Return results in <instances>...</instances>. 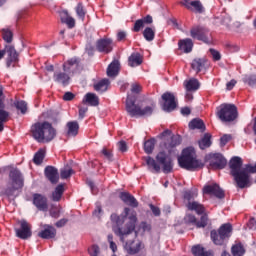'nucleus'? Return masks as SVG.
I'll use <instances>...</instances> for the list:
<instances>
[{
  "label": "nucleus",
  "mask_w": 256,
  "mask_h": 256,
  "mask_svg": "<svg viewBox=\"0 0 256 256\" xmlns=\"http://www.w3.org/2000/svg\"><path fill=\"white\" fill-rule=\"evenodd\" d=\"M112 223V231L120 237L121 241H125L127 235H131L135 231V225L137 224V212L129 208H124L123 214L118 216L112 214L110 216Z\"/></svg>",
  "instance_id": "obj_1"
},
{
  "label": "nucleus",
  "mask_w": 256,
  "mask_h": 256,
  "mask_svg": "<svg viewBox=\"0 0 256 256\" xmlns=\"http://www.w3.org/2000/svg\"><path fill=\"white\" fill-rule=\"evenodd\" d=\"M177 145H181V136L174 135L171 137L170 143L164 144V150L160 151L156 155V161L159 165H162V169L164 173H171L173 171V160L171 159V153H173V149L177 147Z\"/></svg>",
  "instance_id": "obj_2"
},
{
  "label": "nucleus",
  "mask_w": 256,
  "mask_h": 256,
  "mask_svg": "<svg viewBox=\"0 0 256 256\" xmlns=\"http://www.w3.org/2000/svg\"><path fill=\"white\" fill-rule=\"evenodd\" d=\"M79 65L77 58H71L64 62L63 70H56L53 74V81L62 87H67L71 83V77L75 74V67Z\"/></svg>",
  "instance_id": "obj_3"
},
{
  "label": "nucleus",
  "mask_w": 256,
  "mask_h": 256,
  "mask_svg": "<svg viewBox=\"0 0 256 256\" xmlns=\"http://www.w3.org/2000/svg\"><path fill=\"white\" fill-rule=\"evenodd\" d=\"M230 170L231 175L234 177V180L237 183V186L240 189H245V187H249V174L246 171V168L243 167V160L241 157L234 156L230 160Z\"/></svg>",
  "instance_id": "obj_4"
},
{
  "label": "nucleus",
  "mask_w": 256,
  "mask_h": 256,
  "mask_svg": "<svg viewBox=\"0 0 256 256\" xmlns=\"http://www.w3.org/2000/svg\"><path fill=\"white\" fill-rule=\"evenodd\" d=\"M32 135L38 143H49L55 139L57 132L55 128L48 122H38L31 128Z\"/></svg>",
  "instance_id": "obj_5"
},
{
  "label": "nucleus",
  "mask_w": 256,
  "mask_h": 256,
  "mask_svg": "<svg viewBox=\"0 0 256 256\" xmlns=\"http://www.w3.org/2000/svg\"><path fill=\"white\" fill-rule=\"evenodd\" d=\"M178 163L182 169L187 171H194V169H201L203 163L197 160L194 148H186L182 151V155L178 158Z\"/></svg>",
  "instance_id": "obj_6"
},
{
  "label": "nucleus",
  "mask_w": 256,
  "mask_h": 256,
  "mask_svg": "<svg viewBox=\"0 0 256 256\" xmlns=\"http://www.w3.org/2000/svg\"><path fill=\"white\" fill-rule=\"evenodd\" d=\"M153 109L155 106H146L141 108V106L135 104V97L128 96L126 99V111L130 117H149L153 114Z\"/></svg>",
  "instance_id": "obj_7"
},
{
  "label": "nucleus",
  "mask_w": 256,
  "mask_h": 256,
  "mask_svg": "<svg viewBox=\"0 0 256 256\" xmlns=\"http://www.w3.org/2000/svg\"><path fill=\"white\" fill-rule=\"evenodd\" d=\"M24 179L23 174L17 168H13L10 170L9 179L7 182V195H13L14 191H18V189H23Z\"/></svg>",
  "instance_id": "obj_8"
},
{
  "label": "nucleus",
  "mask_w": 256,
  "mask_h": 256,
  "mask_svg": "<svg viewBox=\"0 0 256 256\" xmlns=\"http://www.w3.org/2000/svg\"><path fill=\"white\" fill-rule=\"evenodd\" d=\"M216 115L220 121L231 123L237 117V106L233 104H221L217 107Z\"/></svg>",
  "instance_id": "obj_9"
},
{
  "label": "nucleus",
  "mask_w": 256,
  "mask_h": 256,
  "mask_svg": "<svg viewBox=\"0 0 256 256\" xmlns=\"http://www.w3.org/2000/svg\"><path fill=\"white\" fill-rule=\"evenodd\" d=\"M231 231H233V227L229 223L222 225L218 231L212 230L211 239L213 243L215 245H223L231 237Z\"/></svg>",
  "instance_id": "obj_10"
},
{
  "label": "nucleus",
  "mask_w": 256,
  "mask_h": 256,
  "mask_svg": "<svg viewBox=\"0 0 256 256\" xmlns=\"http://www.w3.org/2000/svg\"><path fill=\"white\" fill-rule=\"evenodd\" d=\"M197 190L194 191H186L184 193V201H186V206L189 211H195L197 215H203L205 213V207L202 206L201 203L195 201V197H197Z\"/></svg>",
  "instance_id": "obj_11"
},
{
  "label": "nucleus",
  "mask_w": 256,
  "mask_h": 256,
  "mask_svg": "<svg viewBox=\"0 0 256 256\" xmlns=\"http://www.w3.org/2000/svg\"><path fill=\"white\" fill-rule=\"evenodd\" d=\"M144 248L145 245L141 240L137 239V234L133 240H128L124 245V249L128 255H137Z\"/></svg>",
  "instance_id": "obj_12"
},
{
  "label": "nucleus",
  "mask_w": 256,
  "mask_h": 256,
  "mask_svg": "<svg viewBox=\"0 0 256 256\" xmlns=\"http://www.w3.org/2000/svg\"><path fill=\"white\" fill-rule=\"evenodd\" d=\"M3 87L0 86V133L5 129V123L11 119L9 111L5 110V103H3Z\"/></svg>",
  "instance_id": "obj_13"
},
{
  "label": "nucleus",
  "mask_w": 256,
  "mask_h": 256,
  "mask_svg": "<svg viewBox=\"0 0 256 256\" xmlns=\"http://www.w3.org/2000/svg\"><path fill=\"white\" fill-rule=\"evenodd\" d=\"M162 100L164 101L162 104L163 111H166V113H171V111H175L177 107L175 95H173L171 92H166L162 95Z\"/></svg>",
  "instance_id": "obj_14"
},
{
  "label": "nucleus",
  "mask_w": 256,
  "mask_h": 256,
  "mask_svg": "<svg viewBox=\"0 0 256 256\" xmlns=\"http://www.w3.org/2000/svg\"><path fill=\"white\" fill-rule=\"evenodd\" d=\"M190 35L193 39H197L198 41H204V43H209V30L207 28L196 26L190 30Z\"/></svg>",
  "instance_id": "obj_15"
},
{
  "label": "nucleus",
  "mask_w": 256,
  "mask_h": 256,
  "mask_svg": "<svg viewBox=\"0 0 256 256\" xmlns=\"http://www.w3.org/2000/svg\"><path fill=\"white\" fill-rule=\"evenodd\" d=\"M20 228L15 229L16 236L19 239H29L31 237V226L26 220L19 221Z\"/></svg>",
  "instance_id": "obj_16"
},
{
  "label": "nucleus",
  "mask_w": 256,
  "mask_h": 256,
  "mask_svg": "<svg viewBox=\"0 0 256 256\" xmlns=\"http://www.w3.org/2000/svg\"><path fill=\"white\" fill-rule=\"evenodd\" d=\"M204 195H210V197H217L218 199H223L225 197V192L217 184H209L203 188Z\"/></svg>",
  "instance_id": "obj_17"
},
{
  "label": "nucleus",
  "mask_w": 256,
  "mask_h": 256,
  "mask_svg": "<svg viewBox=\"0 0 256 256\" xmlns=\"http://www.w3.org/2000/svg\"><path fill=\"white\" fill-rule=\"evenodd\" d=\"M210 169H225V165H227V160L223 157V155L210 154Z\"/></svg>",
  "instance_id": "obj_18"
},
{
  "label": "nucleus",
  "mask_w": 256,
  "mask_h": 256,
  "mask_svg": "<svg viewBox=\"0 0 256 256\" xmlns=\"http://www.w3.org/2000/svg\"><path fill=\"white\" fill-rule=\"evenodd\" d=\"M41 231L38 233V237L41 239H55L57 235V230L55 227L48 224H41Z\"/></svg>",
  "instance_id": "obj_19"
},
{
  "label": "nucleus",
  "mask_w": 256,
  "mask_h": 256,
  "mask_svg": "<svg viewBox=\"0 0 256 256\" xmlns=\"http://www.w3.org/2000/svg\"><path fill=\"white\" fill-rule=\"evenodd\" d=\"M33 205L36 206L38 211L47 212L49 209L47 197H45L43 194H33Z\"/></svg>",
  "instance_id": "obj_20"
},
{
  "label": "nucleus",
  "mask_w": 256,
  "mask_h": 256,
  "mask_svg": "<svg viewBox=\"0 0 256 256\" xmlns=\"http://www.w3.org/2000/svg\"><path fill=\"white\" fill-rule=\"evenodd\" d=\"M6 51V65L7 67H11L13 63H17V59H19V54L17 53V50H15V46L13 45H6L5 46Z\"/></svg>",
  "instance_id": "obj_21"
},
{
  "label": "nucleus",
  "mask_w": 256,
  "mask_h": 256,
  "mask_svg": "<svg viewBox=\"0 0 256 256\" xmlns=\"http://www.w3.org/2000/svg\"><path fill=\"white\" fill-rule=\"evenodd\" d=\"M96 49H98L100 53H111V51H113V40L112 39L98 40Z\"/></svg>",
  "instance_id": "obj_22"
},
{
  "label": "nucleus",
  "mask_w": 256,
  "mask_h": 256,
  "mask_svg": "<svg viewBox=\"0 0 256 256\" xmlns=\"http://www.w3.org/2000/svg\"><path fill=\"white\" fill-rule=\"evenodd\" d=\"M120 199L123 201V203L129 205L130 207H139V202H137V199H135V197L130 193L121 192Z\"/></svg>",
  "instance_id": "obj_23"
},
{
  "label": "nucleus",
  "mask_w": 256,
  "mask_h": 256,
  "mask_svg": "<svg viewBox=\"0 0 256 256\" xmlns=\"http://www.w3.org/2000/svg\"><path fill=\"white\" fill-rule=\"evenodd\" d=\"M185 221H187V223H196V227H198V229L207 227V215H203L200 221L197 222V218H195L194 215L188 214L185 217Z\"/></svg>",
  "instance_id": "obj_24"
},
{
  "label": "nucleus",
  "mask_w": 256,
  "mask_h": 256,
  "mask_svg": "<svg viewBox=\"0 0 256 256\" xmlns=\"http://www.w3.org/2000/svg\"><path fill=\"white\" fill-rule=\"evenodd\" d=\"M45 175L52 183H57L59 181V171L53 166H47L45 168Z\"/></svg>",
  "instance_id": "obj_25"
},
{
  "label": "nucleus",
  "mask_w": 256,
  "mask_h": 256,
  "mask_svg": "<svg viewBox=\"0 0 256 256\" xmlns=\"http://www.w3.org/2000/svg\"><path fill=\"white\" fill-rule=\"evenodd\" d=\"M178 47L179 50L183 51L184 53H191V51H193V40L189 38L180 40L178 42Z\"/></svg>",
  "instance_id": "obj_26"
},
{
  "label": "nucleus",
  "mask_w": 256,
  "mask_h": 256,
  "mask_svg": "<svg viewBox=\"0 0 256 256\" xmlns=\"http://www.w3.org/2000/svg\"><path fill=\"white\" fill-rule=\"evenodd\" d=\"M120 67L121 64L117 60L112 61L107 68L108 77H117L119 75Z\"/></svg>",
  "instance_id": "obj_27"
},
{
  "label": "nucleus",
  "mask_w": 256,
  "mask_h": 256,
  "mask_svg": "<svg viewBox=\"0 0 256 256\" xmlns=\"http://www.w3.org/2000/svg\"><path fill=\"white\" fill-rule=\"evenodd\" d=\"M143 63V56L139 53H132L128 58V65L130 67H139Z\"/></svg>",
  "instance_id": "obj_28"
},
{
  "label": "nucleus",
  "mask_w": 256,
  "mask_h": 256,
  "mask_svg": "<svg viewBox=\"0 0 256 256\" xmlns=\"http://www.w3.org/2000/svg\"><path fill=\"white\" fill-rule=\"evenodd\" d=\"M145 162L149 171H153L154 173H159L161 171V166L155 159L151 158V156L146 157Z\"/></svg>",
  "instance_id": "obj_29"
},
{
  "label": "nucleus",
  "mask_w": 256,
  "mask_h": 256,
  "mask_svg": "<svg viewBox=\"0 0 256 256\" xmlns=\"http://www.w3.org/2000/svg\"><path fill=\"white\" fill-rule=\"evenodd\" d=\"M83 103H87L91 107H97L99 105V97L94 93H87L83 99Z\"/></svg>",
  "instance_id": "obj_30"
},
{
  "label": "nucleus",
  "mask_w": 256,
  "mask_h": 256,
  "mask_svg": "<svg viewBox=\"0 0 256 256\" xmlns=\"http://www.w3.org/2000/svg\"><path fill=\"white\" fill-rule=\"evenodd\" d=\"M67 129L68 137H75L79 133V123L77 121L68 122Z\"/></svg>",
  "instance_id": "obj_31"
},
{
  "label": "nucleus",
  "mask_w": 256,
  "mask_h": 256,
  "mask_svg": "<svg viewBox=\"0 0 256 256\" xmlns=\"http://www.w3.org/2000/svg\"><path fill=\"white\" fill-rule=\"evenodd\" d=\"M201 84H199V80L195 78H191L189 80L184 81V87L186 91H197Z\"/></svg>",
  "instance_id": "obj_32"
},
{
  "label": "nucleus",
  "mask_w": 256,
  "mask_h": 256,
  "mask_svg": "<svg viewBox=\"0 0 256 256\" xmlns=\"http://www.w3.org/2000/svg\"><path fill=\"white\" fill-rule=\"evenodd\" d=\"M109 83V79H102L94 85V89L98 93H105L109 89Z\"/></svg>",
  "instance_id": "obj_33"
},
{
  "label": "nucleus",
  "mask_w": 256,
  "mask_h": 256,
  "mask_svg": "<svg viewBox=\"0 0 256 256\" xmlns=\"http://www.w3.org/2000/svg\"><path fill=\"white\" fill-rule=\"evenodd\" d=\"M205 63H207L205 59L197 58L192 61L191 67L194 71L199 73V71H203Z\"/></svg>",
  "instance_id": "obj_34"
},
{
  "label": "nucleus",
  "mask_w": 256,
  "mask_h": 256,
  "mask_svg": "<svg viewBox=\"0 0 256 256\" xmlns=\"http://www.w3.org/2000/svg\"><path fill=\"white\" fill-rule=\"evenodd\" d=\"M189 129H199L200 131H205V122L199 118H194L189 123Z\"/></svg>",
  "instance_id": "obj_35"
},
{
  "label": "nucleus",
  "mask_w": 256,
  "mask_h": 256,
  "mask_svg": "<svg viewBox=\"0 0 256 256\" xmlns=\"http://www.w3.org/2000/svg\"><path fill=\"white\" fill-rule=\"evenodd\" d=\"M65 188L63 184L58 185L55 190L52 192V201H61Z\"/></svg>",
  "instance_id": "obj_36"
},
{
  "label": "nucleus",
  "mask_w": 256,
  "mask_h": 256,
  "mask_svg": "<svg viewBox=\"0 0 256 256\" xmlns=\"http://www.w3.org/2000/svg\"><path fill=\"white\" fill-rule=\"evenodd\" d=\"M192 253L195 256H211V252L205 251V248L201 245L193 246Z\"/></svg>",
  "instance_id": "obj_37"
},
{
  "label": "nucleus",
  "mask_w": 256,
  "mask_h": 256,
  "mask_svg": "<svg viewBox=\"0 0 256 256\" xmlns=\"http://www.w3.org/2000/svg\"><path fill=\"white\" fill-rule=\"evenodd\" d=\"M200 149H207L211 147V134H205L204 137L199 141Z\"/></svg>",
  "instance_id": "obj_38"
},
{
  "label": "nucleus",
  "mask_w": 256,
  "mask_h": 256,
  "mask_svg": "<svg viewBox=\"0 0 256 256\" xmlns=\"http://www.w3.org/2000/svg\"><path fill=\"white\" fill-rule=\"evenodd\" d=\"M143 37L146 41H153V39H155V30L151 27L145 28Z\"/></svg>",
  "instance_id": "obj_39"
},
{
  "label": "nucleus",
  "mask_w": 256,
  "mask_h": 256,
  "mask_svg": "<svg viewBox=\"0 0 256 256\" xmlns=\"http://www.w3.org/2000/svg\"><path fill=\"white\" fill-rule=\"evenodd\" d=\"M153 149H155V139L147 140L144 143L145 153H147L148 155H151V153H153Z\"/></svg>",
  "instance_id": "obj_40"
},
{
  "label": "nucleus",
  "mask_w": 256,
  "mask_h": 256,
  "mask_svg": "<svg viewBox=\"0 0 256 256\" xmlns=\"http://www.w3.org/2000/svg\"><path fill=\"white\" fill-rule=\"evenodd\" d=\"M45 159V149H40L34 156V163L36 165H41Z\"/></svg>",
  "instance_id": "obj_41"
},
{
  "label": "nucleus",
  "mask_w": 256,
  "mask_h": 256,
  "mask_svg": "<svg viewBox=\"0 0 256 256\" xmlns=\"http://www.w3.org/2000/svg\"><path fill=\"white\" fill-rule=\"evenodd\" d=\"M232 255L233 256H242L245 255V248H243V245L236 244L232 247Z\"/></svg>",
  "instance_id": "obj_42"
},
{
  "label": "nucleus",
  "mask_w": 256,
  "mask_h": 256,
  "mask_svg": "<svg viewBox=\"0 0 256 256\" xmlns=\"http://www.w3.org/2000/svg\"><path fill=\"white\" fill-rule=\"evenodd\" d=\"M74 171L71 167L66 166L60 171L61 179H69L73 175Z\"/></svg>",
  "instance_id": "obj_43"
},
{
  "label": "nucleus",
  "mask_w": 256,
  "mask_h": 256,
  "mask_svg": "<svg viewBox=\"0 0 256 256\" xmlns=\"http://www.w3.org/2000/svg\"><path fill=\"white\" fill-rule=\"evenodd\" d=\"M2 38L6 43H11L13 41V32L9 29H2Z\"/></svg>",
  "instance_id": "obj_44"
},
{
  "label": "nucleus",
  "mask_w": 256,
  "mask_h": 256,
  "mask_svg": "<svg viewBox=\"0 0 256 256\" xmlns=\"http://www.w3.org/2000/svg\"><path fill=\"white\" fill-rule=\"evenodd\" d=\"M66 17H61L62 23H66L70 29H73L75 27V19H73L71 16H68L65 14Z\"/></svg>",
  "instance_id": "obj_45"
},
{
  "label": "nucleus",
  "mask_w": 256,
  "mask_h": 256,
  "mask_svg": "<svg viewBox=\"0 0 256 256\" xmlns=\"http://www.w3.org/2000/svg\"><path fill=\"white\" fill-rule=\"evenodd\" d=\"M191 7H194L195 11H197V13H203V5L201 4L200 1H192L189 2V8L191 9Z\"/></svg>",
  "instance_id": "obj_46"
},
{
  "label": "nucleus",
  "mask_w": 256,
  "mask_h": 256,
  "mask_svg": "<svg viewBox=\"0 0 256 256\" xmlns=\"http://www.w3.org/2000/svg\"><path fill=\"white\" fill-rule=\"evenodd\" d=\"M100 253L101 249L99 248V246H97V244H93L88 248V254L90 256H99Z\"/></svg>",
  "instance_id": "obj_47"
},
{
  "label": "nucleus",
  "mask_w": 256,
  "mask_h": 256,
  "mask_svg": "<svg viewBox=\"0 0 256 256\" xmlns=\"http://www.w3.org/2000/svg\"><path fill=\"white\" fill-rule=\"evenodd\" d=\"M15 107H16V109L21 111V113L23 115H25V113H27V103L25 101H17V102H15Z\"/></svg>",
  "instance_id": "obj_48"
},
{
  "label": "nucleus",
  "mask_w": 256,
  "mask_h": 256,
  "mask_svg": "<svg viewBox=\"0 0 256 256\" xmlns=\"http://www.w3.org/2000/svg\"><path fill=\"white\" fill-rule=\"evenodd\" d=\"M76 13L79 19H81V21L85 19L86 12H85V8H83V4L78 3V5L76 6Z\"/></svg>",
  "instance_id": "obj_49"
},
{
  "label": "nucleus",
  "mask_w": 256,
  "mask_h": 256,
  "mask_svg": "<svg viewBox=\"0 0 256 256\" xmlns=\"http://www.w3.org/2000/svg\"><path fill=\"white\" fill-rule=\"evenodd\" d=\"M107 241L109 243V247L113 253H117V243H115V240L113 239L112 234H109L107 236Z\"/></svg>",
  "instance_id": "obj_50"
},
{
  "label": "nucleus",
  "mask_w": 256,
  "mask_h": 256,
  "mask_svg": "<svg viewBox=\"0 0 256 256\" xmlns=\"http://www.w3.org/2000/svg\"><path fill=\"white\" fill-rule=\"evenodd\" d=\"M145 27L144 22L141 19H138L135 23H134V27H133V31L135 33H139V31H141V29H143Z\"/></svg>",
  "instance_id": "obj_51"
},
{
  "label": "nucleus",
  "mask_w": 256,
  "mask_h": 256,
  "mask_svg": "<svg viewBox=\"0 0 256 256\" xmlns=\"http://www.w3.org/2000/svg\"><path fill=\"white\" fill-rule=\"evenodd\" d=\"M139 229L143 231V233H149V231H151V224L147 222H141Z\"/></svg>",
  "instance_id": "obj_52"
},
{
  "label": "nucleus",
  "mask_w": 256,
  "mask_h": 256,
  "mask_svg": "<svg viewBox=\"0 0 256 256\" xmlns=\"http://www.w3.org/2000/svg\"><path fill=\"white\" fill-rule=\"evenodd\" d=\"M229 141H231V135L229 134H225L220 138V145L221 147H225V145H227V143H229Z\"/></svg>",
  "instance_id": "obj_53"
},
{
  "label": "nucleus",
  "mask_w": 256,
  "mask_h": 256,
  "mask_svg": "<svg viewBox=\"0 0 256 256\" xmlns=\"http://www.w3.org/2000/svg\"><path fill=\"white\" fill-rule=\"evenodd\" d=\"M244 83H248L251 87L256 85V77L255 76H248L244 78Z\"/></svg>",
  "instance_id": "obj_54"
},
{
  "label": "nucleus",
  "mask_w": 256,
  "mask_h": 256,
  "mask_svg": "<svg viewBox=\"0 0 256 256\" xmlns=\"http://www.w3.org/2000/svg\"><path fill=\"white\" fill-rule=\"evenodd\" d=\"M50 217H53L54 219L59 218V208H57V206H52L51 207Z\"/></svg>",
  "instance_id": "obj_55"
},
{
  "label": "nucleus",
  "mask_w": 256,
  "mask_h": 256,
  "mask_svg": "<svg viewBox=\"0 0 256 256\" xmlns=\"http://www.w3.org/2000/svg\"><path fill=\"white\" fill-rule=\"evenodd\" d=\"M118 149L121 153L127 152V142L123 140L118 142Z\"/></svg>",
  "instance_id": "obj_56"
},
{
  "label": "nucleus",
  "mask_w": 256,
  "mask_h": 256,
  "mask_svg": "<svg viewBox=\"0 0 256 256\" xmlns=\"http://www.w3.org/2000/svg\"><path fill=\"white\" fill-rule=\"evenodd\" d=\"M153 215H155V217H159V215H161V210L159 209V207L153 205V204H150L149 205Z\"/></svg>",
  "instance_id": "obj_57"
},
{
  "label": "nucleus",
  "mask_w": 256,
  "mask_h": 256,
  "mask_svg": "<svg viewBox=\"0 0 256 256\" xmlns=\"http://www.w3.org/2000/svg\"><path fill=\"white\" fill-rule=\"evenodd\" d=\"M210 53H211L214 61H219L221 59V54L219 53V51H217L215 49H210Z\"/></svg>",
  "instance_id": "obj_58"
},
{
  "label": "nucleus",
  "mask_w": 256,
  "mask_h": 256,
  "mask_svg": "<svg viewBox=\"0 0 256 256\" xmlns=\"http://www.w3.org/2000/svg\"><path fill=\"white\" fill-rule=\"evenodd\" d=\"M102 213H103V210L101 209V205L100 204H96V208L93 211L94 217H101Z\"/></svg>",
  "instance_id": "obj_59"
},
{
  "label": "nucleus",
  "mask_w": 256,
  "mask_h": 256,
  "mask_svg": "<svg viewBox=\"0 0 256 256\" xmlns=\"http://www.w3.org/2000/svg\"><path fill=\"white\" fill-rule=\"evenodd\" d=\"M64 101H73L75 99V94L71 92H66L63 96Z\"/></svg>",
  "instance_id": "obj_60"
},
{
  "label": "nucleus",
  "mask_w": 256,
  "mask_h": 256,
  "mask_svg": "<svg viewBox=\"0 0 256 256\" xmlns=\"http://www.w3.org/2000/svg\"><path fill=\"white\" fill-rule=\"evenodd\" d=\"M235 85H237V80L232 79L230 82H228V83L226 84V89H227L228 91H231V89H233V87H235Z\"/></svg>",
  "instance_id": "obj_61"
},
{
  "label": "nucleus",
  "mask_w": 256,
  "mask_h": 256,
  "mask_svg": "<svg viewBox=\"0 0 256 256\" xmlns=\"http://www.w3.org/2000/svg\"><path fill=\"white\" fill-rule=\"evenodd\" d=\"M246 173H256V164L255 165H246Z\"/></svg>",
  "instance_id": "obj_62"
},
{
  "label": "nucleus",
  "mask_w": 256,
  "mask_h": 256,
  "mask_svg": "<svg viewBox=\"0 0 256 256\" xmlns=\"http://www.w3.org/2000/svg\"><path fill=\"white\" fill-rule=\"evenodd\" d=\"M87 111H88L87 107L79 108V119H84L85 113H87Z\"/></svg>",
  "instance_id": "obj_63"
},
{
  "label": "nucleus",
  "mask_w": 256,
  "mask_h": 256,
  "mask_svg": "<svg viewBox=\"0 0 256 256\" xmlns=\"http://www.w3.org/2000/svg\"><path fill=\"white\" fill-rule=\"evenodd\" d=\"M249 229H256V220L255 218H251L248 222Z\"/></svg>",
  "instance_id": "obj_64"
}]
</instances>
